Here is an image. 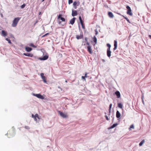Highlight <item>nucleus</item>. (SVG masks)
Returning a JSON list of instances; mask_svg holds the SVG:
<instances>
[{
    "label": "nucleus",
    "instance_id": "a19ab883",
    "mask_svg": "<svg viewBox=\"0 0 151 151\" xmlns=\"http://www.w3.org/2000/svg\"><path fill=\"white\" fill-rule=\"evenodd\" d=\"M95 32H96L95 34L97 35L98 34V32L97 31H96V30H95Z\"/></svg>",
    "mask_w": 151,
    "mask_h": 151
},
{
    "label": "nucleus",
    "instance_id": "79ce46f5",
    "mask_svg": "<svg viewBox=\"0 0 151 151\" xmlns=\"http://www.w3.org/2000/svg\"><path fill=\"white\" fill-rule=\"evenodd\" d=\"M143 97H144V95L142 94V97H141V98H142V99H143Z\"/></svg>",
    "mask_w": 151,
    "mask_h": 151
},
{
    "label": "nucleus",
    "instance_id": "09e8293b",
    "mask_svg": "<svg viewBox=\"0 0 151 151\" xmlns=\"http://www.w3.org/2000/svg\"><path fill=\"white\" fill-rule=\"evenodd\" d=\"M65 82H66V83H67V80H65Z\"/></svg>",
    "mask_w": 151,
    "mask_h": 151
},
{
    "label": "nucleus",
    "instance_id": "f3484780",
    "mask_svg": "<svg viewBox=\"0 0 151 151\" xmlns=\"http://www.w3.org/2000/svg\"><path fill=\"white\" fill-rule=\"evenodd\" d=\"M25 49L26 50L27 52H29L31 51L32 50L31 48L29 47H26Z\"/></svg>",
    "mask_w": 151,
    "mask_h": 151
},
{
    "label": "nucleus",
    "instance_id": "c03bdc74",
    "mask_svg": "<svg viewBox=\"0 0 151 151\" xmlns=\"http://www.w3.org/2000/svg\"><path fill=\"white\" fill-rule=\"evenodd\" d=\"M102 61L103 62H104L105 61V60H104V59H102Z\"/></svg>",
    "mask_w": 151,
    "mask_h": 151
},
{
    "label": "nucleus",
    "instance_id": "b1692460",
    "mask_svg": "<svg viewBox=\"0 0 151 151\" xmlns=\"http://www.w3.org/2000/svg\"><path fill=\"white\" fill-rule=\"evenodd\" d=\"M117 125L118 124L116 123L114 124L112 126H111L110 128H113L116 127Z\"/></svg>",
    "mask_w": 151,
    "mask_h": 151
},
{
    "label": "nucleus",
    "instance_id": "cd10ccee",
    "mask_svg": "<svg viewBox=\"0 0 151 151\" xmlns=\"http://www.w3.org/2000/svg\"><path fill=\"white\" fill-rule=\"evenodd\" d=\"M6 40H7V41H8V42L9 43H11V40L10 39H9L8 38H6Z\"/></svg>",
    "mask_w": 151,
    "mask_h": 151
},
{
    "label": "nucleus",
    "instance_id": "a878e982",
    "mask_svg": "<svg viewBox=\"0 0 151 151\" xmlns=\"http://www.w3.org/2000/svg\"><path fill=\"white\" fill-rule=\"evenodd\" d=\"M79 21H80V22L81 23H82L83 22V21H82V19L81 17V16L79 17Z\"/></svg>",
    "mask_w": 151,
    "mask_h": 151
},
{
    "label": "nucleus",
    "instance_id": "c85d7f7f",
    "mask_svg": "<svg viewBox=\"0 0 151 151\" xmlns=\"http://www.w3.org/2000/svg\"><path fill=\"white\" fill-rule=\"evenodd\" d=\"M25 6H26L25 4H24L21 6V7L22 9H23L25 7Z\"/></svg>",
    "mask_w": 151,
    "mask_h": 151
},
{
    "label": "nucleus",
    "instance_id": "f03ea898",
    "mask_svg": "<svg viewBox=\"0 0 151 151\" xmlns=\"http://www.w3.org/2000/svg\"><path fill=\"white\" fill-rule=\"evenodd\" d=\"M106 46L108 47L107 50V55L108 57L110 58L111 56V51H110L111 45L109 44L108 43L107 44Z\"/></svg>",
    "mask_w": 151,
    "mask_h": 151
},
{
    "label": "nucleus",
    "instance_id": "4c0bfd02",
    "mask_svg": "<svg viewBox=\"0 0 151 151\" xmlns=\"http://www.w3.org/2000/svg\"><path fill=\"white\" fill-rule=\"evenodd\" d=\"M82 78L85 81L86 80V79H85L86 78H85V76H82Z\"/></svg>",
    "mask_w": 151,
    "mask_h": 151
},
{
    "label": "nucleus",
    "instance_id": "9b49d317",
    "mask_svg": "<svg viewBox=\"0 0 151 151\" xmlns=\"http://www.w3.org/2000/svg\"><path fill=\"white\" fill-rule=\"evenodd\" d=\"M114 47L113 48V50H115L117 48V41L116 40L114 41Z\"/></svg>",
    "mask_w": 151,
    "mask_h": 151
},
{
    "label": "nucleus",
    "instance_id": "3c124183",
    "mask_svg": "<svg viewBox=\"0 0 151 151\" xmlns=\"http://www.w3.org/2000/svg\"><path fill=\"white\" fill-rule=\"evenodd\" d=\"M93 41L94 42V38H93Z\"/></svg>",
    "mask_w": 151,
    "mask_h": 151
},
{
    "label": "nucleus",
    "instance_id": "6e6552de",
    "mask_svg": "<svg viewBox=\"0 0 151 151\" xmlns=\"http://www.w3.org/2000/svg\"><path fill=\"white\" fill-rule=\"evenodd\" d=\"M58 112L60 115L63 117L65 118L67 117V116L66 114H65L63 112H60V111H58Z\"/></svg>",
    "mask_w": 151,
    "mask_h": 151
},
{
    "label": "nucleus",
    "instance_id": "9d476101",
    "mask_svg": "<svg viewBox=\"0 0 151 151\" xmlns=\"http://www.w3.org/2000/svg\"><path fill=\"white\" fill-rule=\"evenodd\" d=\"M48 58V56L46 55L44 56L42 58H39V59L40 60H45L47 59Z\"/></svg>",
    "mask_w": 151,
    "mask_h": 151
},
{
    "label": "nucleus",
    "instance_id": "8fccbe9b",
    "mask_svg": "<svg viewBox=\"0 0 151 151\" xmlns=\"http://www.w3.org/2000/svg\"><path fill=\"white\" fill-rule=\"evenodd\" d=\"M45 0H42V2L43 1H44Z\"/></svg>",
    "mask_w": 151,
    "mask_h": 151
},
{
    "label": "nucleus",
    "instance_id": "ddd939ff",
    "mask_svg": "<svg viewBox=\"0 0 151 151\" xmlns=\"http://www.w3.org/2000/svg\"><path fill=\"white\" fill-rule=\"evenodd\" d=\"M23 55L25 56L30 57H32L33 56V55L32 54L29 53H24L23 54Z\"/></svg>",
    "mask_w": 151,
    "mask_h": 151
},
{
    "label": "nucleus",
    "instance_id": "473e14b6",
    "mask_svg": "<svg viewBox=\"0 0 151 151\" xmlns=\"http://www.w3.org/2000/svg\"><path fill=\"white\" fill-rule=\"evenodd\" d=\"M77 3L76 1H75L73 3V5L74 6H76L77 5Z\"/></svg>",
    "mask_w": 151,
    "mask_h": 151
},
{
    "label": "nucleus",
    "instance_id": "72a5a7b5",
    "mask_svg": "<svg viewBox=\"0 0 151 151\" xmlns=\"http://www.w3.org/2000/svg\"><path fill=\"white\" fill-rule=\"evenodd\" d=\"M24 128L26 129H29L30 128L28 126H26L24 127Z\"/></svg>",
    "mask_w": 151,
    "mask_h": 151
},
{
    "label": "nucleus",
    "instance_id": "37998d69",
    "mask_svg": "<svg viewBox=\"0 0 151 151\" xmlns=\"http://www.w3.org/2000/svg\"><path fill=\"white\" fill-rule=\"evenodd\" d=\"M148 36H149V37L151 39V35H148Z\"/></svg>",
    "mask_w": 151,
    "mask_h": 151
},
{
    "label": "nucleus",
    "instance_id": "de8ad7c7",
    "mask_svg": "<svg viewBox=\"0 0 151 151\" xmlns=\"http://www.w3.org/2000/svg\"><path fill=\"white\" fill-rule=\"evenodd\" d=\"M142 102L144 104V101L143 99H142Z\"/></svg>",
    "mask_w": 151,
    "mask_h": 151
},
{
    "label": "nucleus",
    "instance_id": "7ed1b4c3",
    "mask_svg": "<svg viewBox=\"0 0 151 151\" xmlns=\"http://www.w3.org/2000/svg\"><path fill=\"white\" fill-rule=\"evenodd\" d=\"M62 15L61 14H59L58 17V23L59 24H61V21H60L61 20L62 22H65V19L62 17Z\"/></svg>",
    "mask_w": 151,
    "mask_h": 151
},
{
    "label": "nucleus",
    "instance_id": "4468645a",
    "mask_svg": "<svg viewBox=\"0 0 151 151\" xmlns=\"http://www.w3.org/2000/svg\"><path fill=\"white\" fill-rule=\"evenodd\" d=\"M121 114L118 111H117L116 113V116L117 118H119L121 116Z\"/></svg>",
    "mask_w": 151,
    "mask_h": 151
},
{
    "label": "nucleus",
    "instance_id": "6ab92c4d",
    "mask_svg": "<svg viewBox=\"0 0 151 151\" xmlns=\"http://www.w3.org/2000/svg\"><path fill=\"white\" fill-rule=\"evenodd\" d=\"M88 50L89 52L91 54L92 53V49H91V47L89 46V45L87 47Z\"/></svg>",
    "mask_w": 151,
    "mask_h": 151
},
{
    "label": "nucleus",
    "instance_id": "20e7f679",
    "mask_svg": "<svg viewBox=\"0 0 151 151\" xmlns=\"http://www.w3.org/2000/svg\"><path fill=\"white\" fill-rule=\"evenodd\" d=\"M126 8L127 9V14L129 15L130 16H132L133 15V14L132 12V10L130 7L129 6H126Z\"/></svg>",
    "mask_w": 151,
    "mask_h": 151
},
{
    "label": "nucleus",
    "instance_id": "58836bf2",
    "mask_svg": "<svg viewBox=\"0 0 151 151\" xmlns=\"http://www.w3.org/2000/svg\"><path fill=\"white\" fill-rule=\"evenodd\" d=\"M87 75V73H85V78H87L88 77V76Z\"/></svg>",
    "mask_w": 151,
    "mask_h": 151
},
{
    "label": "nucleus",
    "instance_id": "423d86ee",
    "mask_svg": "<svg viewBox=\"0 0 151 151\" xmlns=\"http://www.w3.org/2000/svg\"><path fill=\"white\" fill-rule=\"evenodd\" d=\"M32 117L34 118L35 120L36 121V122H37V118L38 119H40V118H39L38 115L37 114H36L35 115H34L33 114H32Z\"/></svg>",
    "mask_w": 151,
    "mask_h": 151
},
{
    "label": "nucleus",
    "instance_id": "393cba45",
    "mask_svg": "<svg viewBox=\"0 0 151 151\" xmlns=\"http://www.w3.org/2000/svg\"><path fill=\"white\" fill-rule=\"evenodd\" d=\"M122 16L124 17V18L127 21V22L129 23H130L131 22H130V21L126 17L124 16L123 15H122Z\"/></svg>",
    "mask_w": 151,
    "mask_h": 151
},
{
    "label": "nucleus",
    "instance_id": "2f4dec72",
    "mask_svg": "<svg viewBox=\"0 0 151 151\" xmlns=\"http://www.w3.org/2000/svg\"><path fill=\"white\" fill-rule=\"evenodd\" d=\"M49 34V33H46V34H45V35H43L42 36V37H45V36H46L47 35H48Z\"/></svg>",
    "mask_w": 151,
    "mask_h": 151
},
{
    "label": "nucleus",
    "instance_id": "603ef678",
    "mask_svg": "<svg viewBox=\"0 0 151 151\" xmlns=\"http://www.w3.org/2000/svg\"><path fill=\"white\" fill-rule=\"evenodd\" d=\"M119 14V15H121V14H120V13H119V14Z\"/></svg>",
    "mask_w": 151,
    "mask_h": 151
},
{
    "label": "nucleus",
    "instance_id": "c9c22d12",
    "mask_svg": "<svg viewBox=\"0 0 151 151\" xmlns=\"http://www.w3.org/2000/svg\"><path fill=\"white\" fill-rule=\"evenodd\" d=\"M130 128L134 129V125L133 124L131 125L130 126Z\"/></svg>",
    "mask_w": 151,
    "mask_h": 151
},
{
    "label": "nucleus",
    "instance_id": "4be33fe9",
    "mask_svg": "<svg viewBox=\"0 0 151 151\" xmlns=\"http://www.w3.org/2000/svg\"><path fill=\"white\" fill-rule=\"evenodd\" d=\"M118 107L121 109H122L123 107V105L121 103H119L118 104Z\"/></svg>",
    "mask_w": 151,
    "mask_h": 151
},
{
    "label": "nucleus",
    "instance_id": "49530a36",
    "mask_svg": "<svg viewBox=\"0 0 151 151\" xmlns=\"http://www.w3.org/2000/svg\"><path fill=\"white\" fill-rule=\"evenodd\" d=\"M85 40H86L85 41L86 42H87V38L86 37L85 38Z\"/></svg>",
    "mask_w": 151,
    "mask_h": 151
},
{
    "label": "nucleus",
    "instance_id": "ea45409f",
    "mask_svg": "<svg viewBox=\"0 0 151 151\" xmlns=\"http://www.w3.org/2000/svg\"><path fill=\"white\" fill-rule=\"evenodd\" d=\"M97 39H96V38L95 37V44H96V42H97Z\"/></svg>",
    "mask_w": 151,
    "mask_h": 151
},
{
    "label": "nucleus",
    "instance_id": "864d4df0",
    "mask_svg": "<svg viewBox=\"0 0 151 151\" xmlns=\"http://www.w3.org/2000/svg\"><path fill=\"white\" fill-rule=\"evenodd\" d=\"M41 12H40V13H39V14H41Z\"/></svg>",
    "mask_w": 151,
    "mask_h": 151
},
{
    "label": "nucleus",
    "instance_id": "dca6fc26",
    "mask_svg": "<svg viewBox=\"0 0 151 151\" xmlns=\"http://www.w3.org/2000/svg\"><path fill=\"white\" fill-rule=\"evenodd\" d=\"M115 94L116 95L117 97L118 98H119L120 97V94L119 91H116L115 92Z\"/></svg>",
    "mask_w": 151,
    "mask_h": 151
},
{
    "label": "nucleus",
    "instance_id": "39448f33",
    "mask_svg": "<svg viewBox=\"0 0 151 151\" xmlns=\"http://www.w3.org/2000/svg\"><path fill=\"white\" fill-rule=\"evenodd\" d=\"M33 95L35 96H36L38 98H39V99H44V97L42 96L40 94H34V93L33 94Z\"/></svg>",
    "mask_w": 151,
    "mask_h": 151
},
{
    "label": "nucleus",
    "instance_id": "f8f14e48",
    "mask_svg": "<svg viewBox=\"0 0 151 151\" xmlns=\"http://www.w3.org/2000/svg\"><path fill=\"white\" fill-rule=\"evenodd\" d=\"M77 12L76 10H72V15L73 17L76 16L77 15Z\"/></svg>",
    "mask_w": 151,
    "mask_h": 151
},
{
    "label": "nucleus",
    "instance_id": "f704fd0d",
    "mask_svg": "<svg viewBox=\"0 0 151 151\" xmlns=\"http://www.w3.org/2000/svg\"><path fill=\"white\" fill-rule=\"evenodd\" d=\"M105 118H106V119L107 120H109V119L108 118V116H107V115H105Z\"/></svg>",
    "mask_w": 151,
    "mask_h": 151
},
{
    "label": "nucleus",
    "instance_id": "a211bd4d",
    "mask_svg": "<svg viewBox=\"0 0 151 151\" xmlns=\"http://www.w3.org/2000/svg\"><path fill=\"white\" fill-rule=\"evenodd\" d=\"M75 18L73 17L72 19H71L70 21V23L72 25L75 22Z\"/></svg>",
    "mask_w": 151,
    "mask_h": 151
},
{
    "label": "nucleus",
    "instance_id": "f257e3e1",
    "mask_svg": "<svg viewBox=\"0 0 151 151\" xmlns=\"http://www.w3.org/2000/svg\"><path fill=\"white\" fill-rule=\"evenodd\" d=\"M20 17H17L15 18L13 21L12 26L13 27H16L20 19Z\"/></svg>",
    "mask_w": 151,
    "mask_h": 151
},
{
    "label": "nucleus",
    "instance_id": "0eeeda50",
    "mask_svg": "<svg viewBox=\"0 0 151 151\" xmlns=\"http://www.w3.org/2000/svg\"><path fill=\"white\" fill-rule=\"evenodd\" d=\"M40 76L44 82L45 83H47V81L45 77L44 76V74L43 73H41L40 74Z\"/></svg>",
    "mask_w": 151,
    "mask_h": 151
},
{
    "label": "nucleus",
    "instance_id": "a18cd8bd",
    "mask_svg": "<svg viewBox=\"0 0 151 151\" xmlns=\"http://www.w3.org/2000/svg\"><path fill=\"white\" fill-rule=\"evenodd\" d=\"M111 110V109H109V115H110V114Z\"/></svg>",
    "mask_w": 151,
    "mask_h": 151
},
{
    "label": "nucleus",
    "instance_id": "1a4fd4ad",
    "mask_svg": "<svg viewBox=\"0 0 151 151\" xmlns=\"http://www.w3.org/2000/svg\"><path fill=\"white\" fill-rule=\"evenodd\" d=\"M76 38L78 40L80 39L83 38V33H82L80 35H77L76 36Z\"/></svg>",
    "mask_w": 151,
    "mask_h": 151
},
{
    "label": "nucleus",
    "instance_id": "412c9836",
    "mask_svg": "<svg viewBox=\"0 0 151 151\" xmlns=\"http://www.w3.org/2000/svg\"><path fill=\"white\" fill-rule=\"evenodd\" d=\"M89 45V43L88 42H86V41H85V42L83 41L82 42V45Z\"/></svg>",
    "mask_w": 151,
    "mask_h": 151
},
{
    "label": "nucleus",
    "instance_id": "2eb2a0df",
    "mask_svg": "<svg viewBox=\"0 0 151 151\" xmlns=\"http://www.w3.org/2000/svg\"><path fill=\"white\" fill-rule=\"evenodd\" d=\"M1 35L4 37H5L7 35V33L4 30L1 31Z\"/></svg>",
    "mask_w": 151,
    "mask_h": 151
},
{
    "label": "nucleus",
    "instance_id": "c756f323",
    "mask_svg": "<svg viewBox=\"0 0 151 151\" xmlns=\"http://www.w3.org/2000/svg\"><path fill=\"white\" fill-rule=\"evenodd\" d=\"M81 26H82V28L83 29H84L85 28V27L84 26V23H83H83H81Z\"/></svg>",
    "mask_w": 151,
    "mask_h": 151
},
{
    "label": "nucleus",
    "instance_id": "5701e85b",
    "mask_svg": "<svg viewBox=\"0 0 151 151\" xmlns=\"http://www.w3.org/2000/svg\"><path fill=\"white\" fill-rule=\"evenodd\" d=\"M145 140L144 139H143L139 143V145L140 146H141L145 142Z\"/></svg>",
    "mask_w": 151,
    "mask_h": 151
},
{
    "label": "nucleus",
    "instance_id": "aec40b11",
    "mask_svg": "<svg viewBox=\"0 0 151 151\" xmlns=\"http://www.w3.org/2000/svg\"><path fill=\"white\" fill-rule=\"evenodd\" d=\"M108 15L109 17L111 18H113L114 17L113 13L111 12H109L108 13Z\"/></svg>",
    "mask_w": 151,
    "mask_h": 151
},
{
    "label": "nucleus",
    "instance_id": "7c9ffc66",
    "mask_svg": "<svg viewBox=\"0 0 151 151\" xmlns=\"http://www.w3.org/2000/svg\"><path fill=\"white\" fill-rule=\"evenodd\" d=\"M68 2L69 4L72 3L73 2V0H69Z\"/></svg>",
    "mask_w": 151,
    "mask_h": 151
},
{
    "label": "nucleus",
    "instance_id": "bb28decb",
    "mask_svg": "<svg viewBox=\"0 0 151 151\" xmlns=\"http://www.w3.org/2000/svg\"><path fill=\"white\" fill-rule=\"evenodd\" d=\"M29 46L34 47V48L36 47V46H35L34 45L33 43H30L29 45Z\"/></svg>",
    "mask_w": 151,
    "mask_h": 151
},
{
    "label": "nucleus",
    "instance_id": "e433bc0d",
    "mask_svg": "<svg viewBox=\"0 0 151 151\" xmlns=\"http://www.w3.org/2000/svg\"><path fill=\"white\" fill-rule=\"evenodd\" d=\"M112 104H111L109 105V109H111V108L112 107Z\"/></svg>",
    "mask_w": 151,
    "mask_h": 151
}]
</instances>
